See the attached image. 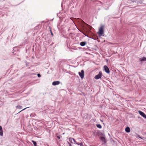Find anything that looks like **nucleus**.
<instances>
[{"instance_id": "1", "label": "nucleus", "mask_w": 146, "mask_h": 146, "mask_svg": "<svg viewBox=\"0 0 146 146\" xmlns=\"http://www.w3.org/2000/svg\"><path fill=\"white\" fill-rule=\"evenodd\" d=\"M104 26H102L99 29V31L98 32V34L99 36H101L104 33Z\"/></svg>"}, {"instance_id": "2", "label": "nucleus", "mask_w": 146, "mask_h": 146, "mask_svg": "<svg viewBox=\"0 0 146 146\" xmlns=\"http://www.w3.org/2000/svg\"><path fill=\"white\" fill-rule=\"evenodd\" d=\"M69 140L70 141V142L72 143H75L77 145H79V144H78V143H77L75 140H74V139L71 137H70L69 138Z\"/></svg>"}, {"instance_id": "3", "label": "nucleus", "mask_w": 146, "mask_h": 146, "mask_svg": "<svg viewBox=\"0 0 146 146\" xmlns=\"http://www.w3.org/2000/svg\"><path fill=\"white\" fill-rule=\"evenodd\" d=\"M102 76V74L101 72H99L98 74L96 75L95 76V78L97 80L99 78H100Z\"/></svg>"}, {"instance_id": "4", "label": "nucleus", "mask_w": 146, "mask_h": 146, "mask_svg": "<svg viewBox=\"0 0 146 146\" xmlns=\"http://www.w3.org/2000/svg\"><path fill=\"white\" fill-rule=\"evenodd\" d=\"M79 76H80L81 78H83L84 77V70H82L81 72H79Z\"/></svg>"}, {"instance_id": "5", "label": "nucleus", "mask_w": 146, "mask_h": 146, "mask_svg": "<svg viewBox=\"0 0 146 146\" xmlns=\"http://www.w3.org/2000/svg\"><path fill=\"white\" fill-rule=\"evenodd\" d=\"M104 68L105 72L109 74L110 72L108 66L105 65L104 66Z\"/></svg>"}, {"instance_id": "6", "label": "nucleus", "mask_w": 146, "mask_h": 146, "mask_svg": "<svg viewBox=\"0 0 146 146\" xmlns=\"http://www.w3.org/2000/svg\"><path fill=\"white\" fill-rule=\"evenodd\" d=\"M139 114L141 115L143 117L146 119V115L143 112L140 111H139Z\"/></svg>"}, {"instance_id": "7", "label": "nucleus", "mask_w": 146, "mask_h": 146, "mask_svg": "<svg viewBox=\"0 0 146 146\" xmlns=\"http://www.w3.org/2000/svg\"><path fill=\"white\" fill-rule=\"evenodd\" d=\"M60 83V82L59 81H54L52 82V84L55 86L58 85Z\"/></svg>"}, {"instance_id": "8", "label": "nucleus", "mask_w": 146, "mask_h": 146, "mask_svg": "<svg viewBox=\"0 0 146 146\" xmlns=\"http://www.w3.org/2000/svg\"><path fill=\"white\" fill-rule=\"evenodd\" d=\"M3 135V131L1 126H0V135L2 136Z\"/></svg>"}, {"instance_id": "9", "label": "nucleus", "mask_w": 146, "mask_h": 146, "mask_svg": "<svg viewBox=\"0 0 146 146\" xmlns=\"http://www.w3.org/2000/svg\"><path fill=\"white\" fill-rule=\"evenodd\" d=\"M125 131L127 133H129L130 131V128L128 127H127L125 129Z\"/></svg>"}, {"instance_id": "10", "label": "nucleus", "mask_w": 146, "mask_h": 146, "mask_svg": "<svg viewBox=\"0 0 146 146\" xmlns=\"http://www.w3.org/2000/svg\"><path fill=\"white\" fill-rule=\"evenodd\" d=\"M139 60L140 61H146V57H143L142 58H141L139 59Z\"/></svg>"}, {"instance_id": "11", "label": "nucleus", "mask_w": 146, "mask_h": 146, "mask_svg": "<svg viewBox=\"0 0 146 146\" xmlns=\"http://www.w3.org/2000/svg\"><path fill=\"white\" fill-rule=\"evenodd\" d=\"M86 42H82L80 43V45L82 46H84L86 44Z\"/></svg>"}, {"instance_id": "12", "label": "nucleus", "mask_w": 146, "mask_h": 146, "mask_svg": "<svg viewBox=\"0 0 146 146\" xmlns=\"http://www.w3.org/2000/svg\"><path fill=\"white\" fill-rule=\"evenodd\" d=\"M17 109H21L22 108V106L20 105H18L16 107Z\"/></svg>"}, {"instance_id": "13", "label": "nucleus", "mask_w": 146, "mask_h": 146, "mask_svg": "<svg viewBox=\"0 0 146 146\" xmlns=\"http://www.w3.org/2000/svg\"><path fill=\"white\" fill-rule=\"evenodd\" d=\"M32 142H33L34 145V146H36L37 145L36 144V142L35 141L33 140L32 141Z\"/></svg>"}, {"instance_id": "14", "label": "nucleus", "mask_w": 146, "mask_h": 146, "mask_svg": "<svg viewBox=\"0 0 146 146\" xmlns=\"http://www.w3.org/2000/svg\"><path fill=\"white\" fill-rule=\"evenodd\" d=\"M96 126L98 128L101 129L102 128V127L101 125L98 124L96 125Z\"/></svg>"}, {"instance_id": "15", "label": "nucleus", "mask_w": 146, "mask_h": 146, "mask_svg": "<svg viewBox=\"0 0 146 146\" xmlns=\"http://www.w3.org/2000/svg\"><path fill=\"white\" fill-rule=\"evenodd\" d=\"M101 139L102 140H105V138L104 137H102L101 138Z\"/></svg>"}, {"instance_id": "16", "label": "nucleus", "mask_w": 146, "mask_h": 146, "mask_svg": "<svg viewBox=\"0 0 146 146\" xmlns=\"http://www.w3.org/2000/svg\"><path fill=\"white\" fill-rule=\"evenodd\" d=\"M37 76L38 77H41V75L39 74H37Z\"/></svg>"}, {"instance_id": "17", "label": "nucleus", "mask_w": 146, "mask_h": 146, "mask_svg": "<svg viewBox=\"0 0 146 146\" xmlns=\"http://www.w3.org/2000/svg\"><path fill=\"white\" fill-rule=\"evenodd\" d=\"M29 107H27V108H25L24 109H23V110H21V111L20 112H21L23 110H25V109H27V108H28Z\"/></svg>"}, {"instance_id": "18", "label": "nucleus", "mask_w": 146, "mask_h": 146, "mask_svg": "<svg viewBox=\"0 0 146 146\" xmlns=\"http://www.w3.org/2000/svg\"><path fill=\"white\" fill-rule=\"evenodd\" d=\"M50 33H51V34L52 35V36H53V33H52V31H51V30H50Z\"/></svg>"}, {"instance_id": "19", "label": "nucleus", "mask_w": 146, "mask_h": 146, "mask_svg": "<svg viewBox=\"0 0 146 146\" xmlns=\"http://www.w3.org/2000/svg\"><path fill=\"white\" fill-rule=\"evenodd\" d=\"M57 137L59 139H60V137L59 136H57Z\"/></svg>"}, {"instance_id": "20", "label": "nucleus", "mask_w": 146, "mask_h": 146, "mask_svg": "<svg viewBox=\"0 0 146 146\" xmlns=\"http://www.w3.org/2000/svg\"><path fill=\"white\" fill-rule=\"evenodd\" d=\"M78 144H79V145H80L81 146H82V143H78Z\"/></svg>"}, {"instance_id": "21", "label": "nucleus", "mask_w": 146, "mask_h": 146, "mask_svg": "<svg viewBox=\"0 0 146 146\" xmlns=\"http://www.w3.org/2000/svg\"><path fill=\"white\" fill-rule=\"evenodd\" d=\"M68 143L69 145V146H72V145L69 142H68Z\"/></svg>"}, {"instance_id": "22", "label": "nucleus", "mask_w": 146, "mask_h": 146, "mask_svg": "<svg viewBox=\"0 0 146 146\" xmlns=\"http://www.w3.org/2000/svg\"><path fill=\"white\" fill-rule=\"evenodd\" d=\"M90 28H92L91 27H90Z\"/></svg>"}]
</instances>
